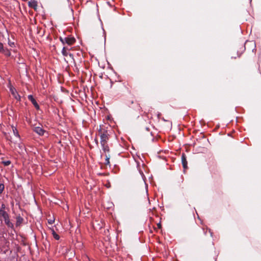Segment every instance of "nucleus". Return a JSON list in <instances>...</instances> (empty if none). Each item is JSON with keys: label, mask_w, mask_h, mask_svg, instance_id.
<instances>
[{"label": "nucleus", "mask_w": 261, "mask_h": 261, "mask_svg": "<svg viewBox=\"0 0 261 261\" xmlns=\"http://www.w3.org/2000/svg\"><path fill=\"white\" fill-rule=\"evenodd\" d=\"M101 145L102 146V150H103V151H105V152H109L110 149L107 144V142H105L103 144H101Z\"/></svg>", "instance_id": "nucleus-8"}, {"label": "nucleus", "mask_w": 261, "mask_h": 261, "mask_svg": "<svg viewBox=\"0 0 261 261\" xmlns=\"http://www.w3.org/2000/svg\"><path fill=\"white\" fill-rule=\"evenodd\" d=\"M34 132H35L36 133H37L38 134H39V135H43L45 131L44 129H43L41 127H35L34 128Z\"/></svg>", "instance_id": "nucleus-7"}, {"label": "nucleus", "mask_w": 261, "mask_h": 261, "mask_svg": "<svg viewBox=\"0 0 261 261\" xmlns=\"http://www.w3.org/2000/svg\"><path fill=\"white\" fill-rule=\"evenodd\" d=\"M2 163L6 166H9L11 164V162L10 161H3Z\"/></svg>", "instance_id": "nucleus-16"}, {"label": "nucleus", "mask_w": 261, "mask_h": 261, "mask_svg": "<svg viewBox=\"0 0 261 261\" xmlns=\"http://www.w3.org/2000/svg\"><path fill=\"white\" fill-rule=\"evenodd\" d=\"M11 93L16 99H20V96L17 94V93L14 91V90L11 89Z\"/></svg>", "instance_id": "nucleus-12"}, {"label": "nucleus", "mask_w": 261, "mask_h": 261, "mask_svg": "<svg viewBox=\"0 0 261 261\" xmlns=\"http://www.w3.org/2000/svg\"><path fill=\"white\" fill-rule=\"evenodd\" d=\"M28 5L30 8H33L35 10L37 9V2L35 0H31L29 2Z\"/></svg>", "instance_id": "nucleus-5"}, {"label": "nucleus", "mask_w": 261, "mask_h": 261, "mask_svg": "<svg viewBox=\"0 0 261 261\" xmlns=\"http://www.w3.org/2000/svg\"><path fill=\"white\" fill-rule=\"evenodd\" d=\"M23 219L22 218L20 217V216H18L17 217V224H19L20 223H21Z\"/></svg>", "instance_id": "nucleus-15"}, {"label": "nucleus", "mask_w": 261, "mask_h": 261, "mask_svg": "<svg viewBox=\"0 0 261 261\" xmlns=\"http://www.w3.org/2000/svg\"><path fill=\"white\" fill-rule=\"evenodd\" d=\"M157 226L159 229H160L161 228V223H159L157 224Z\"/></svg>", "instance_id": "nucleus-23"}, {"label": "nucleus", "mask_w": 261, "mask_h": 261, "mask_svg": "<svg viewBox=\"0 0 261 261\" xmlns=\"http://www.w3.org/2000/svg\"><path fill=\"white\" fill-rule=\"evenodd\" d=\"M54 222H55V219H54V218L48 219V223L49 224H53L54 223Z\"/></svg>", "instance_id": "nucleus-17"}, {"label": "nucleus", "mask_w": 261, "mask_h": 261, "mask_svg": "<svg viewBox=\"0 0 261 261\" xmlns=\"http://www.w3.org/2000/svg\"><path fill=\"white\" fill-rule=\"evenodd\" d=\"M12 129H13L14 135L16 137L19 138V135L18 134V132L17 130L16 129V128L15 127L12 126Z\"/></svg>", "instance_id": "nucleus-13"}, {"label": "nucleus", "mask_w": 261, "mask_h": 261, "mask_svg": "<svg viewBox=\"0 0 261 261\" xmlns=\"http://www.w3.org/2000/svg\"><path fill=\"white\" fill-rule=\"evenodd\" d=\"M69 48L67 47H63L62 50V55L65 56L67 57L68 55V53L67 52L68 50H70Z\"/></svg>", "instance_id": "nucleus-10"}, {"label": "nucleus", "mask_w": 261, "mask_h": 261, "mask_svg": "<svg viewBox=\"0 0 261 261\" xmlns=\"http://www.w3.org/2000/svg\"><path fill=\"white\" fill-rule=\"evenodd\" d=\"M2 51L5 54V55L7 56H10L11 55V53L10 51L8 50H5L4 48L2 49Z\"/></svg>", "instance_id": "nucleus-14"}, {"label": "nucleus", "mask_w": 261, "mask_h": 261, "mask_svg": "<svg viewBox=\"0 0 261 261\" xmlns=\"http://www.w3.org/2000/svg\"><path fill=\"white\" fill-rule=\"evenodd\" d=\"M106 164L108 165V164H110V161H109V159H109V157L107 155H106Z\"/></svg>", "instance_id": "nucleus-18"}, {"label": "nucleus", "mask_w": 261, "mask_h": 261, "mask_svg": "<svg viewBox=\"0 0 261 261\" xmlns=\"http://www.w3.org/2000/svg\"><path fill=\"white\" fill-rule=\"evenodd\" d=\"M49 229L51 231V232L54 238L56 240H59V239H60V236L55 232V231L54 230V228H50Z\"/></svg>", "instance_id": "nucleus-9"}, {"label": "nucleus", "mask_w": 261, "mask_h": 261, "mask_svg": "<svg viewBox=\"0 0 261 261\" xmlns=\"http://www.w3.org/2000/svg\"><path fill=\"white\" fill-rule=\"evenodd\" d=\"M28 99L32 102L33 105L35 106V107L37 109H39V106L32 95H29Z\"/></svg>", "instance_id": "nucleus-6"}, {"label": "nucleus", "mask_w": 261, "mask_h": 261, "mask_svg": "<svg viewBox=\"0 0 261 261\" xmlns=\"http://www.w3.org/2000/svg\"><path fill=\"white\" fill-rule=\"evenodd\" d=\"M100 137V144H103L105 142H107L109 140V135L107 131L102 130L100 129L99 131Z\"/></svg>", "instance_id": "nucleus-1"}, {"label": "nucleus", "mask_w": 261, "mask_h": 261, "mask_svg": "<svg viewBox=\"0 0 261 261\" xmlns=\"http://www.w3.org/2000/svg\"><path fill=\"white\" fill-rule=\"evenodd\" d=\"M181 162L184 168V172L185 173L186 170L188 169V162L185 153H182V154Z\"/></svg>", "instance_id": "nucleus-3"}, {"label": "nucleus", "mask_w": 261, "mask_h": 261, "mask_svg": "<svg viewBox=\"0 0 261 261\" xmlns=\"http://www.w3.org/2000/svg\"><path fill=\"white\" fill-rule=\"evenodd\" d=\"M4 221L5 223L9 226V227H12L13 226L12 223L10 222L9 219V216L7 217V218L4 219Z\"/></svg>", "instance_id": "nucleus-11"}, {"label": "nucleus", "mask_w": 261, "mask_h": 261, "mask_svg": "<svg viewBox=\"0 0 261 261\" xmlns=\"http://www.w3.org/2000/svg\"><path fill=\"white\" fill-rule=\"evenodd\" d=\"M4 185L3 184H1L0 185V194L2 193V192L4 190Z\"/></svg>", "instance_id": "nucleus-19"}, {"label": "nucleus", "mask_w": 261, "mask_h": 261, "mask_svg": "<svg viewBox=\"0 0 261 261\" xmlns=\"http://www.w3.org/2000/svg\"><path fill=\"white\" fill-rule=\"evenodd\" d=\"M64 40L65 41V44L68 45H73L75 42V39L73 37H64Z\"/></svg>", "instance_id": "nucleus-2"}, {"label": "nucleus", "mask_w": 261, "mask_h": 261, "mask_svg": "<svg viewBox=\"0 0 261 261\" xmlns=\"http://www.w3.org/2000/svg\"><path fill=\"white\" fill-rule=\"evenodd\" d=\"M69 56H70V57H72V56H72V54H69Z\"/></svg>", "instance_id": "nucleus-24"}, {"label": "nucleus", "mask_w": 261, "mask_h": 261, "mask_svg": "<svg viewBox=\"0 0 261 261\" xmlns=\"http://www.w3.org/2000/svg\"><path fill=\"white\" fill-rule=\"evenodd\" d=\"M3 44L2 43H0V52L2 51V49H3Z\"/></svg>", "instance_id": "nucleus-21"}, {"label": "nucleus", "mask_w": 261, "mask_h": 261, "mask_svg": "<svg viewBox=\"0 0 261 261\" xmlns=\"http://www.w3.org/2000/svg\"><path fill=\"white\" fill-rule=\"evenodd\" d=\"M60 41L62 42V43L63 44H65V41H64V38L60 37Z\"/></svg>", "instance_id": "nucleus-20"}, {"label": "nucleus", "mask_w": 261, "mask_h": 261, "mask_svg": "<svg viewBox=\"0 0 261 261\" xmlns=\"http://www.w3.org/2000/svg\"><path fill=\"white\" fill-rule=\"evenodd\" d=\"M5 205L3 204L0 209V216L2 217L4 219L7 218L9 216L8 214L5 211Z\"/></svg>", "instance_id": "nucleus-4"}, {"label": "nucleus", "mask_w": 261, "mask_h": 261, "mask_svg": "<svg viewBox=\"0 0 261 261\" xmlns=\"http://www.w3.org/2000/svg\"><path fill=\"white\" fill-rule=\"evenodd\" d=\"M9 44L11 47H13L14 45V43L13 42H9Z\"/></svg>", "instance_id": "nucleus-22"}]
</instances>
